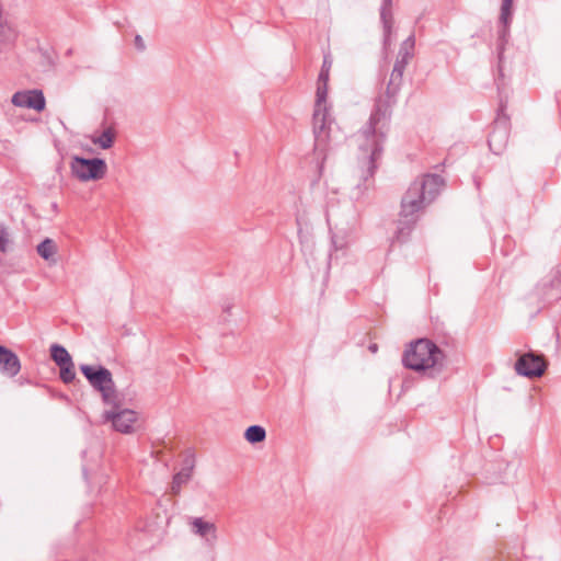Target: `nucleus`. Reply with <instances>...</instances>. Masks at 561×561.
I'll return each mask as SVG.
<instances>
[{
  "mask_svg": "<svg viewBox=\"0 0 561 561\" xmlns=\"http://www.w3.org/2000/svg\"><path fill=\"white\" fill-rule=\"evenodd\" d=\"M60 368V379L65 383H70L76 378L75 365L73 362L67 365L59 366Z\"/></svg>",
  "mask_w": 561,
  "mask_h": 561,
  "instance_id": "nucleus-21",
  "label": "nucleus"
},
{
  "mask_svg": "<svg viewBox=\"0 0 561 561\" xmlns=\"http://www.w3.org/2000/svg\"><path fill=\"white\" fill-rule=\"evenodd\" d=\"M21 369L19 357L9 348L0 345V373L14 377Z\"/></svg>",
  "mask_w": 561,
  "mask_h": 561,
  "instance_id": "nucleus-11",
  "label": "nucleus"
},
{
  "mask_svg": "<svg viewBox=\"0 0 561 561\" xmlns=\"http://www.w3.org/2000/svg\"><path fill=\"white\" fill-rule=\"evenodd\" d=\"M9 238L4 229H0V251L5 252L8 249Z\"/></svg>",
  "mask_w": 561,
  "mask_h": 561,
  "instance_id": "nucleus-22",
  "label": "nucleus"
},
{
  "mask_svg": "<svg viewBox=\"0 0 561 561\" xmlns=\"http://www.w3.org/2000/svg\"><path fill=\"white\" fill-rule=\"evenodd\" d=\"M330 72L322 70L318 77L316 102L313 110V134H314V154L317 156L318 170L321 174L327 151L340 145L345 139L344 133L336 125L331 115V105L328 102V82Z\"/></svg>",
  "mask_w": 561,
  "mask_h": 561,
  "instance_id": "nucleus-2",
  "label": "nucleus"
},
{
  "mask_svg": "<svg viewBox=\"0 0 561 561\" xmlns=\"http://www.w3.org/2000/svg\"><path fill=\"white\" fill-rule=\"evenodd\" d=\"M444 358V352L435 343L428 339H419L407 346L402 363L404 367L420 373L442 366Z\"/></svg>",
  "mask_w": 561,
  "mask_h": 561,
  "instance_id": "nucleus-4",
  "label": "nucleus"
},
{
  "mask_svg": "<svg viewBox=\"0 0 561 561\" xmlns=\"http://www.w3.org/2000/svg\"><path fill=\"white\" fill-rule=\"evenodd\" d=\"M369 350L373 352V353H376L377 352V345L376 344H371L369 346Z\"/></svg>",
  "mask_w": 561,
  "mask_h": 561,
  "instance_id": "nucleus-25",
  "label": "nucleus"
},
{
  "mask_svg": "<svg viewBox=\"0 0 561 561\" xmlns=\"http://www.w3.org/2000/svg\"><path fill=\"white\" fill-rule=\"evenodd\" d=\"M11 102L14 106L32 108L42 112L46 101L41 90L18 91L12 95Z\"/></svg>",
  "mask_w": 561,
  "mask_h": 561,
  "instance_id": "nucleus-10",
  "label": "nucleus"
},
{
  "mask_svg": "<svg viewBox=\"0 0 561 561\" xmlns=\"http://www.w3.org/2000/svg\"><path fill=\"white\" fill-rule=\"evenodd\" d=\"M508 135L504 126L496 125L489 136L490 149L500 154L507 144Z\"/></svg>",
  "mask_w": 561,
  "mask_h": 561,
  "instance_id": "nucleus-13",
  "label": "nucleus"
},
{
  "mask_svg": "<svg viewBox=\"0 0 561 561\" xmlns=\"http://www.w3.org/2000/svg\"><path fill=\"white\" fill-rule=\"evenodd\" d=\"M354 240H355V237H354L353 231L342 234V231L339 230L337 232H335L332 236V243H333V247L335 250L345 249L348 244L354 242Z\"/></svg>",
  "mask_w": 561,
  "mask_h": 561,
  "instance_id": "nucleus-20",
  "label": "nucleus"
},
{
  "mask_svg": "<svg viewBox=\"0 0 561 561\" xmlns=\"http://www.w3.org/2000/svg\"><path fill=\"white\" fill-rule=\"evenodd\" d=\"M38 255L45 261L55 262V254L57 252V247L54 240L46 238L43 240L36 248Z\"/></svg>",
  "mask_w": 561,
  "mask_h": 561,
  "instance_id": "nucleus-15",
  "label": "nucleus"
},
{
  "mask_svg": "<svg viewBox=\"0 0 561 561\" xmlns=\"http://www.w3.org/2000/svg\"><path fill=\"white\" fill-rule=\"evenodd\" d=\"M244 437L251 444L261 443L266 437V431L261 425H251L245 430Z\"/></svg>",
  "mask_w": 561,
  "mask_h": 561,
  "instance_id": "nucleus-19",
  "label": "nucleus"
},
{
  "mask_svg": "<svg viewBox=\"0 0 561 561\" xmlns=\"http://www.w3.org/2000/svg\"><path fill=\"white\" fill-rule=\"evenodd\" d=\"M546 368L547 362L543 356L534 352L522 354L515 363L516 373L528 378L541 377Z\"/></svg>",
  "mask_w": 561,
  "mask_h": 561,
  "instance_id": "nucleus-8",
  "label": "nucleus"
},
{
  "mask_svg": "<svg viewBox=\"0 0 561 561\" xmlns=\"http://www.w3.org/2000/svg\"><path fill=\"white\" fill-rule=\"evenodd\" d=\"M115 131L112 127L105 128L101 135L92 136L91 141L102 149H110L114 144Z\"/></svg>",
  "mask_w": 561,
  "mask_h": 561,
  "instance_id": "nucleus-17",
  "label": "nucleus"
},
{
  "mask_svg": "<svg viewBox=\"0 0 561 561\" xmlns=\"http://www.w3.org/2000/svg\"><path fill=\"white\" fill-rule=\"evenodd\" d=\"M191 533L201 538L208 547H214L218 541V528L215 523L203 517L188 519Z\"/></svg>",
  "mask_w": 561,
  "mask_h": 561,
  "instance_id": "nucleus-9",
  "label": "nucleus"
},
{
  "mask_svg": "<svg viewBox=\"0 0 561 561\" xmlns=\"http://www.w3.org/2000/svg\"><path fill=\"white\" fill-rule=\"evenodd\" d=\"M50 356L58 366L67 365L72 362L68 351L64 346L58 344L51 345Z\"/></svg>",
  "mask_w": 561,
  "mask_h": 561,
  "instance_id": "nucleus-18",
  "label": "nucleus"
},
{
  "mask_svg": "<svg viewBox=\"0 0 561 561\" xmlns=\"http://www.w3.org/2000/svg\"><path fill=\"white\" fill-rule=\"evenodd\" d=\"M135 46L138 50L142 51L146 48L145 42L140 35L135 36Z\"/></svg>",
  "mask_w": 561,
  "mask_h": 561,
  "instance_id": "nucleus-23",
  "label": "nucleus"
},
{
  "mask_svg": "<svg viewBox=\"0 0 561 561\" xmlns=\"http://www.w3.org/2000/svg\"><path fill=\"white\" fill-rule=\"evenodd\" d=\"M443 186L444 180L436 174H424L410 184L401 201L399 234L410 231L420 214L434 202Z\"/></svg>",
  "mask_w": 561,
  "mask_h": 561,
  "instance_id": "nucleus-3",
  "label": "nucleus"
},
{
  "mask_svg": "<svg viewBox=\"0 0 561 561\" xmlns=\"http://www.w3.org/2000/svg\"><path fill=\"white\" fill-rule=\"evenodd\" d=\"M514 0H502L500 22L503 24V31L501 36L504 37L507 34L510 23L512 21V8Z\"/></svg>",
  "mask_w": 561,
  "mask_h": 561,
  "instance_id": "nucleus-16",
  "label": "nucleus"
},
{
  "mask_svg": "<svg viewBox=\"0 0 561 561\" xmlns=\"http://www.w3.org/2000/svg\"><path fill=\"white\" fill-rule=\"evenodd\" d=\"M111 409L103 412V420L111 422L115 431L123 434H130L135 430L137 413L130 409H119L118 400L115 405L110 404Z\"/></svg>",
  "mask_w": 561,
  "mask_h": 561,
  "instance_id": "nucleus-7",
  "label": "nucleus"
},
{
  "mask_svg": "<svg viewBox=\"0 0 561 561\" xmlns=\"http://www.w3.org/2000/svg\"><path fill=\"white\" fill-rule=\"evenodd\" d=\"M81 373L88 379L89 383L102 394L105 404H114L117 401L114 380L111 371L103 366H91L83 364L80 366Z\"/></svg>",
  "mask_w": 561,
  "mask_h": 561,
  "instance_id": "nucleus-5",
  "label": "nucleus"
},
{
  "mask_svg": "<svg viewBox=\"0 0 561 561\" xmlns=\"http://www.w3.org/2000/svg\"><path fill=\"white\" fill-rule=\"evenodd\" d=\"M415 37L410 35L400 45L397 59L390 75L387 92L376 99L368 122L354 135V141L359 150V163L364 169L363 176H373L377 161L383 151L391 117L394 96L400 89L407 65L414 56Z\"/></svg>",
  "mask_w": 561,
  "mask_h": 561,
  "instance_id": "nucleus-1",
  "label": "nucleus"
},
{
  "mask_svg": "<svg viewBox=\"0 0 561 561\" xmlns=\"http://www.w3.org/2000/svg\"><path fill=\"white\" fill-rule=\"evenodd\" d=\"M392 0H382V4L380 8V20L383 26L385 38L383 43L386 46L391 43V32L393 27V15H392Z\"/></svg>",
  "mask_w": 561,
  "mask_h": 561,
  "instance_id": "nucleus-12",
  "label": "nucleus"
},
{
  "mask_svg": "<svg viewBox=\"0 0 561 561\" xmlns=\"http://www.w3.org/2000/svg\"><path fill=\"white\" fill-rule=\"evenodd\" d=\"M331 67H332V60L329 55H325L323 58V64H322L321 69L330 72Z\"/></svg>",
  "mask_w": 561,
  "mask_h": 561,
  "instance_id": "nucleus-24",
  "label": "nucleus"
},
{
  "mask_svg": "<svg viewBox=\"0 0 561 561\" xmlns=\"http://www.w3.org/2000/svg\"><path fill=\"white\" fill-rule=\"evenodd\" d=\"M70 169L78 180L88 182L104 178L107 167L103 159H87L76 156L70 162Z\"/></svg>",
  "mask_w": 561,
  "mask_h": 561,
  "instance_id": "nucleus-6",
  "label": "nucleus"
},
{
  "mask_svg": "<svg viewBox=\"0 0 561 561\" xmlns=\"http://www.w3.org/2000/svg\"><path fill=\"white\" fill-rule=\"evenodd\" d=\"M193 466L184 467L180 472H178L172 480L171 483V492L173 494H179L183 484H186L192 477Z\"/></svg>",
  "mask_w": 561,
  "mask_h": 561,
  "instance_id": "nucleus-14",
  "label": "nucleus"
}]
</instances>
